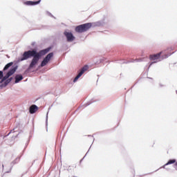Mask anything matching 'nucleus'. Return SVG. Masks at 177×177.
Listing matches in <instances>:
<instances>
[{
    "label": "nucleus",
    "instance_id": "1",
    "mask_svg": "<svg viewBox=\"0 0 177 177\" xmlns=\"http://www.w3.org/2000/svg\"><path fill=\"white\" fill-rule=\"evenodd\" d=\"M50 51V47L41 50L39 52H37L35 50L25 51L23 54V57L19 59V62H23L30 59V57H33L29 65V68H34V67L38 64V62H39L41 57L45 56V55Z\"/></svg>",
    "mask_w": 177,
    "mask_h": 177
},
{
    "label": "nucleus",
    "instance_id": "2",
    "mask_svg": "<svg viewBox=\"0 0 177 177\" xmlns=\"http://www.w3.org/2000/svg\"><path fill=\"white\" fill-rule=\"evenodd\" d=\"M92 27V23H86L76 26L75 31L76 32L82 33L88 31Z\"/></svg>",
    "mask_w": 177,
    "mask_h": 177
},
{
    "label": "nucleus",
    "instance_id": "3",
    "mask_svg": "<svg viewBox=\"0 0 177 177\" xmlns=\"http://www.w3.org/2000/svg\"><path fill=\"white\" fill-rule=\"evenodd\" d=\"M53 57V53H50L47 55L41 63V67H45L50 62V59Z\"/></svg>",
    "mask_w": 177,
    "mask_h": 177
},
{
    "label": "nucleus",
    "instance_id": "4",
    "mask_svg": "<svg viewBox=\"0 0 177 177\" xmlns=\"http://www.w3.org/2000/svg\"><path fill=\"white\" fill-rule=\"evenodd\" d=\"M162 53L160 52V53H157V54L151 55L149 56L150 60H152V61L153 62H152V63L151 64H151H153V63H157L158 62L160 61L159 59H160V57Z\"/></svg>",
    "mask_w": 177,
    "mask_h": 177
},
{
    "label": "nucleus",
    "instance_id": "5",
    "mask_svg": "<svg viewBox=\"0 0 177 177\" xmlns=\"http://www.w3.org/2000/svg\"><path fill=\"white\" fill-rule=\"evenodd\" d=\"M64 35H65V37H66L68 42H73V41L75 39V37H74L71 32L65 31L64 32Z\"/></svg>",
    "mask_w": 177,
    "mask_h": 177
},
{
    "label": "nucleus",
    "instance_id": "6",
    "mask_svg": "<svg viewBox=\"0 0 177 177\" xmlns=\"http://www.w3.org/2000/svg\"><path fill=\"white\" fill-rule=\"evenodd\" d=\"M88 65H85L82 69L80 70V72L78 73V75L75 77L73 82H77L78 81V79L80 78V77L88 70Z\"/></svg>",
    "mask_w": 177,
    "mask_h": 177
},
{
    "label": "nucleus",
    "instance_id": "7",
    "mask_svg": "<svg viewBox=\"0 0 177 177\" xmlns=\"http://www.w3.org/2000/svg\"><path fill=\"white\" fill-rule=\"evenodd\" d=\"M16 70H17V66H15L14 68H12L7 74L3 77V81H6V80H8L10 77V75H13L15 73H16Z\"/></svg>",
    "mask_w": 177,
    "mask_h": 177
},
{
    "label": "nucleus",
    "instance_id": "8",
    "mask_svg": "<svg viewBox=\"0 0 177 177\" xmlns=\"http://www.w3.org/2000/svg\"><path fill=\"white\" fill-rule=\"evenodd\" d=\"M41 2V0H38L37 1H28L24 3V5H27L28 6H34L35 5H38Z\"/></svg>",
    "mask_w": 177,
    "mask_h": 177
},
{
    "label": "nucleus",
    "instance_id": "9",
    "mask_svg": "<svg viewBox=\"0 0 177 177\" xmlns=\"http://www.w3.org/2000/svg\"><path fill=\"white\" fill-rule=\"evenodd\" d=\"M37 111H38V106L35 104L31 105L29 109L30 113L34 114L35 113H37Z\"/></svg>",
    "mask_w": 177,
    "mask_h": 177
},
{
    "label": "nucleus",
    "instance_id": "10",
    "mask_svg": "<svg viewBox=\"0 0 177 177\" xmlns=\"http://www.w3.org/2000/svg\"><path fill=\"white\" fill-rule=\"evenodd\" d=\"M22 80H23V75H17L15 76V84H17V83L20 82V81H21Z\"/></svg>",
    "mask_w": 177,
    "mask_h": 177
},
{
    "label": "nucleus",
    "instance_id": "11",
    "mask_svg": "<svg viewBox=\"0 0 177 177\" xmlns=\"http://www.w3.org/2000/svg\"><path fill=\"white\" fill-rule=\"evenodd\" d=\"M176 162V160H169L164 166L163 168H165L166 165H170L171 164H175Z\"/></svg>",
    "mask_w": 177,
    "mask_h": 177
},
{
    "label": "nucleus",
    "instance_id": "12",
    "mask_svg": "<svg viewBox=\"0 0 177 177\" xmlns=\"http://www.w3.org/2000/svg\"><path fill=\"white\" fill-rule=\"evenodd\" d=\"M12 66H13V62H10L8 64H7L5 67L3 68V71H6L8 70V68H9L10 67H12Z\"/></svg>",
    "mask_w": 177,
    "mask_h": 177
},
{
    "label": "nucleus",
    "instance_id": "13",
    "mask_svg": "<svg viewBox=\"0 0 177 177\" xmlns=\"http://www.w3.org/2000/svg\"><path fill=\"white\" fill-rule=\"evenodd\" d=\"M12 80H13V77H10V78L8 79V80L6 81V82L7 84H9V82H11Z\"/></svg>",
    "mask_w": 177,
    "mask_h": 177
},
{
    "label": "nucleus",
    "instance_id": "14",
    "mask_svg": "<svg viewBox=\"0 0 177 177\" xmlns=\"http://www.w3.org/2000/svg\"><path fill=\"white\" fill-rule=\"evenodd\" d=\"M3 77V72L0 71V80H2Z\"/></svg>",
    "mask_w": 177,
    "mask_h": 177
},
{
    "label": "nucleus",
    "instance_id": "15",
    "mask_svg": "<svg viewBox=\"0 0 177 177\" xmlns=\"http://www.w3.org/2000/svg\"><path fill=\"white\" fill-rule=\"evenodd\" d=\"M137 62H142V59H138Z\"/></svg>",
    "mask_w": 177,
    "mask_h": 177
},
{
    "label": "nucleus",
    "instance_id": "16",
    "mask_svg": "<svg viewBox=\"0 0 177 177\" xmlns=\"http://www.w3.org/2000/svg\"><path fill=\"white\" fill-rule=\"evenodd\" d=\"M175 165H177V162L175 163Z\"/></svg>",
    "mask_w": 177,
    "mask_h": 177
}]
</instances>
